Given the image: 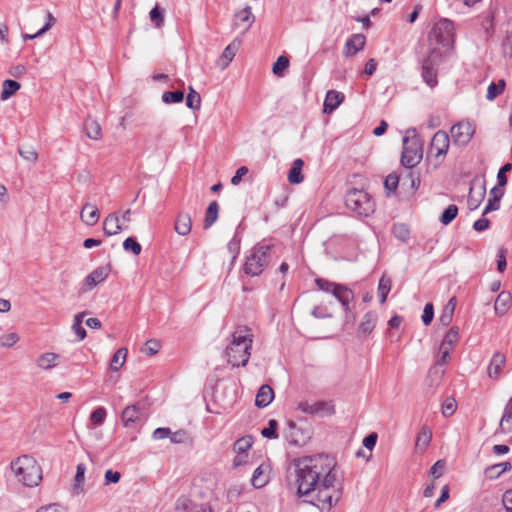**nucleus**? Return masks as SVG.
I'll return each mask as SVG.
<instances>
[{
  "label": "nucleus",
  "instance_id": "f257e3e1",
  "mask_svg": "<svg viewBox=\"0 0 512 512\" xmlns=\"http://www.w3.org/2000/svg\"><path fill=\"white\" fill-rule=\"evenodd\" d=\"M296 494L322 512H329L342 496V483L337 479L335 457L327 454L305 456L293 460Z\"/></svg>",
  "mask_w": 512,
  "mask_h": 512
},
{
  "label": "nucleus",
  "instance_id": "f03ea898",
  "mask_svg": "<svg viewBox=\"0 0 512 512\" xmlns=\"http://www.w3.org/2000/svg\"><path fill=\"white\" fill-rule=\"evenodd\" d=\"M252 343L253 333L250 328L236 330L232 335V341L225 349L227 362L233 367L245 366L249 360Z\"/></svg>",
  "mask_w": 512,
  "mask_h": 512
},
{
  "label": "nucleus",
  "instance_id": "7ed1b4c3",
  "mask_svg": "<svg viewBox=\"0 0 512 512\" xmlns=\"http://www.w3.org/2000/svg\"><path fill=\"white\" fill-rule=\"evenodd\" d=\"M18 481L27 487H36L42 480V469L31 455H21L10 464Z\"/></svg>",
  "mask_w": 512,
  "mask_h": 512
},
{
  "label": "nucleus",
  "instance_id": "20e7f679",
  "mask_svg": "<svg viewBox=\"0 0 512 512\" xmlns=\"http://www.w3.org/2000/svg\"><path fill=\"white\" fill-rule=\"evenodd\" d=\"M345 205L359 217H369L375 211L376 204L371 195L357 188L349 189L345 195Z\"/></svg>",
  "mask_w": 512,
  "mask_h": 512
},
{
  "label": "nucleus",
  "instance_id": "39448f33",
  "mask_svg": "<svg viewBox=\"0 0 512 512\" xmlns=\"http://www.w3.org/2000/svg\"><path fill=\"white\" fill-rule=\"evenodd\" d=\"M282 250V245L274 239L258 243V276L265 268L275 265Z\"/></svg>",
  "mask_w": 512,
  "mask_h": 512
},
{
  "label": "nucleus",
  "instance_id": "423d86ee",
  "mask_svg": "<svg viewBox=\"0 0 512 512\" xmlns=\"http://www.w3.org/2000/svg\"><path fill=\"white\" fill-rule=\"evenodd\" d=\"M423 156L422 142L418 136L403 137V150L401 164L405 168L412 169L420 163Z\"/></svg>",
  "mask_w": 512,
  "mask_h": 512
},
{
  "label": "nucleus",
  "instance_id": "0eeeda50",
  "mask_svg": "<svg viewBox=\"0 0 512 512\" xmlns=\"http://www.w3.org/2000/svg\"><path fill=\"white\" fill-rule=\"evenodd\" d=\"M441 59L442 51L439 48H431L428 55L422 60L421 76L423 81L431 88L438 84L437 69Z\"/></svg>",
  "mask_w": 512,
  "mask_h": 512
},
{
  "label": "nucleus",
  "instance_id": "6e6552de",
  "mask_svg": "<svg viewBox=\"0 0 512 512\" xmlns=\"http://www.w3.org/2000/svg\"><path fill=\"white\" fill-rule=\"evenodd\" d=\"M314 282L319 290L332 294L340 302L342 307H347V304H350L354 300L355 295L353 290L344 284L332 282L320 277L316 278Z\"/></svg>",
  "mask_w": 512,
  "mask_h": 512
},
{
  "label": "nucleus",
  "instance_id": "1a4fd4ad",
  "mask_svg": "<svg viewBox=\"0 0 512 512\" xmlns=\"http://www.w3.org/2000/svg\"><path fill=\"white\" fill-rule=\"evenodd\" d=\"M253 444L254 437L252 435H245L233 443L232 450L235 453L232 461L233 469H238L250 462V452Z\"/></svg>",
  "mask_w": 512,
  "mask_h": 512
},
{
  "label": "nucleus",
  "instance_id": "9d476101",
  "mask_svg": "<svg viewBox=\"0 0 512 512\" xmlns=\"http://www.w3.org/2000/svg\"><path fill=\"white\" fill-rule=\"evenodd\" d=\"M147 417L139 404H131L125 407L121 414V420L125 428L138 430L140 429Z\"/></svg>",
  "mask_w": 512,
  "mask_h": 512
},
{
  "label": "nucleus",
  "instance_id": "9b49d317",
  "mask_svg": "<svg viewBox=\"0 0 512 512\" xmlns=\"http://www.w3.org/2000/svg\"><path fill=\"white\" fill-rule=\"evenodd\" d=\"M475 133V127L468 120H462L454 124L450 129L452 141L455 145L466 146Z\"/></svg>",
  "mask_w": 512,
  "mask_h": 512
},
{
  "label": "nucleus",
  "instance_id": "f8f14e48",
  "mask_svg": "<svg viewBox=\"0 0 512 512\" xmlns=\"http://www.w3.org/2000/svg\"><path fill=\"white\" fill-rule=\"evenodd\" d=\"M454 25L451 20L443 19L437 22L430 33V38H434L437 44L448 46L453 41Z\"/></svg>",
  "mask_w": 512,
  "mask_h": 512
},
{
  "label": "nucleus",
  "instance_id": "ddd939ff",
  "mask_svg": "<svg viewBox=\"0 0 512 512\" xmlns=\"http://www.w3.org/2000/svg\"><path fill=\"white\" fill-rule=\"evenodd\" d=\"M486 195V181L484 178H475L471 181L467 206L471 211L476 210L484 200Z\"/></svg>",
  "mask_w": 512,
  "mask_h": 512
},
{
  "label": "nucleus",
  "instance_id": "4468645a",
  "mask_svg": "<svg viewBox=\"0 0 512 512\" xmlns=\"http://www.w3.org/2000/svg\"><path fill=\"white\" fill-rule=\"evenodd\" d=\"M241 271L243 291H252L253 285L250 279L256 276V246L251 248L250 255L247 257Z\"/></svg>",
  "mask_w": 512,
  "mask_h": 512
},
{
  "label": "nucleus",
  "instance_id": "2eb2a0df",
  "mask_svg": "<svg viewBox=\"0 0 512 512\" xmlns=\"http://www.w3.org/2000/svg\"><path fill=\"white\" fill-rule=\"evenodd\" d=\"M299 409L307 414L311 415H331L334 413V405L331 402L318 401L315 403L301 402L299 403Z\"/></svg>",
  "mask_w": 512,
  "mask_h": 512
},
{
  "label": "nucleus",
  "instance_id": "dca6fc26",
  "mask_svg": "<svg viewBox=\"0 0 512 512\" xmlns=\"http://www.w3.org/2000/svg\"><path fill=\"white\" fill-rule=\"evenodd\" d=\"M449 145V134L443 130H439L434 134L431 140L430 151L431 153L435 152L437 158L440 156L444 157L448 152Z\"/></svg>",
  "mask_w": 512,
  "mask_h": 512
},
{
  "label": "nucleus",
  "instance_id": "f3484780",
  "mask_svg": "<svg viewBox=\"0 0 512 512\" xmlns=\"http://www.w3.org/2000/svg\"><path fill=\"white\" fill-rule=\"evenodd\" d=\"M110 265L99 266L88 274L84 280L85 288L84 291H88L96 287L98 284L105 281L110 273Z\"/></svg>",
  "mask_w": 512,
  "mask_h": 512
},
{
  "label": "nucleus",
  "instance_id": "a211bd4d",
  "mask_svg": "<svg viewBox=\"0 0 512 512\" xmlns=\"http://www.w3.org/2000/svg\"><path fill=\"white\" fill-rule=\"evenodd\" d=\"M213 397L215 401L220 403L224 408L231 407L235 401V390L233 385L217 386L214 389Z\"/></svg>",
  "mask_w": 512,
  "mask_h": 512
},
{
  "label": "nucleus",
  "instance_id": "6ab92c4d",
  "mask_svg": "<svg viewBox=\"0 0 512 512\" xmlns=\"http://www.w3.org/2000/svg\"><path fill=\"white\" fill-rule=\"evenodd\" d=\"M176 510L182 512H212L207 503H196L188 498H179L176 502Z\"/></svg>",
  "mask_w": 512,
  "mask_h": 512
},
{
  "label": "nucleus",
  "instance_id": "aec40b11",
  "mask_svg": "<svg viewBox=\"0 0 512 512\" xmlns=\"http://www.w3.org/2000/svg\"><path fill=\"white\" fill-rule=\"evenodd\" d=\"M344 99L345 95L342 92L336 90L327 91L323 105V112L331 114L342 104Z\"/></svg>",
  "mask_w": 512,
  "mask_h": 512
},
{
  "label": "nucleus",
  "instance_id": "412c9836",
  "mask_svg": "<svg viewBox=\"0 0 512 512\" xmlns=\"http://www.w3.org/2000/svg\"><path fill=\"white\" fill-rule=\"evenodd\" d=\"M378 321V314L375 311H367L358 326V336H367L376 327Z\"/></svg>",
  "mask_w": 512,
  "mask_h": 512
},
{
  "label": "nucleus",
  "instance_id": "4be33fe9",
  "mask_svg": "<svg viewBox=\"0 0 512 512\" xmlns=\"http://www.w3.org/2000/svg\"><path fill=\"white\" fill-rule=\"evenodd\" d=\"M240 47V41L234 40L232 41L222 52V54L219 56V58L216 61L217 67H219L221 70L226 69L230 62L233 60V58L236 55L237 50Z\"/></svg>",
  "mask_w": 512,
  "mask_h": 512
},
{
  "label": "nucleus",
  "instance_id": "5701e85b",
  "mask_svg": "<svg viewBox=\"0 0 512 512\" xmlns=\"http://www.w3.org/2000/svg\"><path fill=\"white\" fill-rule=\"evenodd\" d=\"M504 193H505V188L499 187L497 185H495L490 190V197H489L488 202L484 208L483 216H485L486 214H488L492 211H496L500 208V201H501L502 197L504 196Z\"/></svg>",
  "mask_w": 512,
  "mask_h": 512
},
{
  "label": "nucleus",
  "instance_id": "b1692460",
  "mask_svg": "<svg viewBox=\"0 0 512 512\" xmlns=\"http://www.w3.org/2000/svg\"><path fill=\"white\" fill-rule=\"evenodd\" d=\"M254 21V16L250 6H246L234 15V26L241 28L243 31L247 30Z\"/></svg>",
  "mask_w": 512,
  "mask_h": 512
},
{
  "label": "nucleus",
  "instance_id": "393cba45",
  "mask_svg": "<svg viewBox=\"0 0 512 512\" xmlns=\"http://www.w3.org/2000/svg\"><path fill=\"white\" fill-rule=\"evenodd\" d=\"M100 217L97 206L87 202L81 209L80 218L87 226H94Z\"/></svg>",
  "mask_w": 512,
  "mask_h": 512
},
{
  "label": "nucleus",
  "instance_id": "a878e982",
  "mask_svg": "<svg viewBox=\"0 0 512 512\" xmlns=\"http://www.w3.org/2000/svg\"><path fill=\"white\" fill-rule=\"evenodd\" d=\"M192 219L189 213L180 212L175 220L174 229L181 235L186 236L191 232Z\"/></svg>",
  "mask_w": 512,
  "mask_h": 512
},
{
  "label": "nucleus",
  "instance_id": "bb28decb",
  "mask_svg": "<svg viewBox=\"0 0 512 512\" xmlns=\"http://www.w3.org/2000/svg\"><path fill=\"white\" fill-rule=\"evenodd\" d=\"M103 231L106 236H113L122 231L117 213H110L103 221Z\"/></svg>",
  "mask_w": 512,
  "mask_h": 512
},
{
  "label": "nucleus",
  "instance_id": "cd10ccee",
  "mask_svg": "<svg viewBox=\"0 0 512 512\" xmlns=\"http://www.w3.org/2000/svg\"><path fill=\"white\" fill-rule=\"evenodd\" d=\"M506 357L501 352H495L488 366V375L490 378H498L502 367H504Z\"/></svg>",
  "mask_w": 512,
  "mask_h": 512
},
{
  "label": "nucleus",
  "instance_id": "c85d7f7f",
  "mask_svg": "<svg viewBox=\"0 0 512 512\" xmlns=\"http://www.w3.org/2000/svg\"><path fill=\"white\" fill-rule=\"evenodd\" d=\"M365 43H366V38L363 34L352 35V37L346 41L345 54L347 56L355 55L357 52H359L360 50H362L364 48Z\"/></svg>",
  "mask_w": 512,
  "mask_h": 512
},
{
  "label": "nucleus",
  "instance_id": "c756f323",
  "mask_svg": "<svg viewBox=\"0 0 512 512\" xmlns=\"http://www.w3.org/2000/svg\"><path fill=\"white\" fill-rule=\"evenodd\" d=\"M274 397V390L270 385H261L258 388V408L267 407L274 400Z\"/></svg>",
  "mask_w": 512,
  "mask_h": 512
},
{
  "label": "nucleus",
  "instance_id": "7c9ffc66",
  "mask_svg": "<svg viewBox=\"0 0 512 512\" xmlns=\"http://www.w3.org/2000/svg\"><path fill=\"white\" fill-rule=\"evenodd\" d=\"M304 161L301 158H297L293 161L292 166L288 172V181L291 184H300L304 180L302 174V168Z\"/></svg>",
  "mask_w": 512,
  "mask_h": 512
},
{
  "label": "nucleus",
  "instance_id": "2f4dec72",
  "mask_svg": "<svg viewBox=\"0 0 512 512\" xmlns=\"http://www.w3.org/2000/svg\"><path fill=\"white\" fill-rule=\"evenodd\" d=\"M60 359V355L53 352H46L41 354L36 363L37 366L44 370H49L55 367L58 364V360Z\"/></svg>",
  "mask_w": 512,
  "mask_h": 512
},
{
  "label": "nucleus",
  "instance_id": "473e14b6",
  "mask_svg": "<svg viewBox=\"0 0 512 512\" xmlns=\"http://www.w3.org/2000/svg\"><path fill=\"white\" fill-rule=\"evenodd\" d=\"M499 430L502 433L512 432V398L506 404L504 414L499 423Z\"/></svg>",
  "mask_w": 512,
  "mask_h": 512
},
{
  "label": "nucleus",
  "instance_id": "72a5a7b5",
  "mask_svg": "<svg viewBox=\"0 0 512 512\" xmlns=\"http://www.w3.org/2000/svg\"><path fill=\"white\" fill-rule=\"evenodd\" d=\"M511 302V294L506 291H502L498 296L494 304V309L496 314L498 315H504L508 308L509 304Z\"/></svg>",
  "mask_w": 512,
  "mask_h": 512
},
{
  "label": "nucleus",
  "instance_id": "f704fd0d",
  "mask_svg": "<svg viewBox=\"0 0 512 512\" xmlns=\"http://www.w3.org/2000/svg\"><path fill=\"white\" fill-rule=\"evenodd\" d=\"M21 88V84L12 79L4 80L2 84V91L0 98L1 100H8L11 96H13L19 89Z\"/></svg>",
  "mask_w": 512,
  "mask_h": 512
},
{
  "label": "nucleus",
  "instance_id": "c9c22d12",
  "mask_svg": "<svg viewBox=\"0 0 512 512\" xmlns=\"http://www.w3.org/2000/svg\"><path fill=\"white\" fill-rule=\"evenodd\" d=\"M218 212H219V205L217 201H212L205 212V218H204V229H208L211 227L218 219Z\"/></svg>",
  "mask_w": 512,
  "mask_h": 512
},
{
  "label": "nucleus",
  "instance_id": "e433bc0d",
  "mask_svg": "<svg viewBox=\"0 0 512 512\" xmlns=\"http://www.w3.org/2000/svg\"><path fill=\"white\" fill-rule=\"evenodd\" d=\"M459 340V328L457 326H452L444 335L443 340L439 346V349L443 348H453V346Z\"/></svg>",
  "mask_w": 512,
  "mask_h": 512
},
{
  "label": "nucleus",
  "instance_id": "4c0bfd02",
  "mask_svg": "<svg viewBox=\"0 0 512 512\" xmlns=\"http://www.w3.org/2000/svg\"><path fill=\"white\" fill-rule=\"evenodd\" d=\"M432 439V431L429 427L423 426L417 434L416 448L424 451Z\"/></svg>",
  "mask_w": 512,
  "mask_h": 512
},
{
  "label": "nucleus",
  "instance_id": "58836bf2",
  "mask_svg": "<svg viewBox=\"0 0 512 512\" xmlns=\"http://www.w3.org/2000/svg\"><path fill=\"white\" fill-rule=\"evenodd\" d=\"M84 130L88 138L98 140L101 137V126L100 124L90 118L84 122Z\"/></svg>",
  "mask_w": 512,
  "mask_h": 512
},
{
  "label": "nucleus",
  "instance_id": "ea45409f",
  "mask_svg": "<svg viewBox=\"0 0 512 512\" xmlns=\"http://www.w3.org/2000/svg\"><path fill=\"white\" fill-rule=\"evenodd\" d=\"M128 350L126 348H119L112 356L110 360V369L112 371H118L125 363Z\"/></svg>",
  "mask_w": 512,
  "mask_h": 512
},
{
  "label": "nucleus",
  "instance_id": "a19ab883",
  "mask_svg": "<svg viewBox=\"0 0 512 512\" xmlns=\"http://www.w3.org/2000/svg\"><path fill=\"white\" fill-rule=\"evenodd\" d=\"M439 351H440L441 355L438 357V359L435 362V365L430 369L429 373H430V375L438 374L439 378H441L444 375L445 371L444 370L438 371V367L447 364V359L450 355L451 348H443V349H439Z\"/></svg>",
  "mask_w": 512,
  "mask_h": 512
},
{
  "label": "nucleus",
  "instance_id": "79ce46f5",
  "mask_svg": "<svg viewBox=\"0 0 512 512\" xmlns=\"http://www.w3.org/2000/svg\"><path fill=\"white\" fill-rule=\"evenodd\" d=\"M186 106L193 111H198L201 108V96L192 86L188 87Z\"/></svg>",
  "mask_w": 512,
  "mask_h": 512
},
{
  "label": "nucleus",
  "instance_id": "37998d69",
  "mask_svg": "<svg viewBox=\"0 0 512 512\" xmlns=\"http://www.w3.org/2000/svg\"><path fill=\"white\" fill-rule=\"evenodd\" d=\"M391 279L386 275H383L378 284V296L380 303H385L387 300V296L391 290Z\"/></svg>",
  "mask_w": 512,
  "mask_h": 512
},
{
  "label": "nucleus",
  "instance_id": "c03bdc74",
  "mask_svg": "<svg viewBox=\"0 0 512 512\" xmlns=\"http://www.w3.org/2000/svg\"><path fill=\"white\" fill-rule=\"evenodd\" d=\"M85 471H86V466L83 463H79L76 468V475L74 477V484H73V490L77 494L83 492Z\"/></svg>",
  "mask_w": 512,
  "mask_h": 512
},
{
  "label": "nucleus",
  "instance_id": "a18cd8bd",
  "mask_svg": "<svg viewBox=\"0 0 512 512\" xmlns=\"http://www.w3.org/2000/svg\"><path fill=\"white\" fill-rule=\"evenodd\" d=\"M185 98L184 91L181 89L175 91H166L162 94L161 100L165 104H177L181 103Z\"/></svg>",
  "mask_w": 512,
  "mask_h": 512
},
{
  "label": "nucleus",
  "instance_id": "49530a36",
  "mask_svg": "<svg viewBox=\"0 0 512 512\" xmlns=\"http://www.w3.org/2000/svg\"><path fill=\"white\" fill-rule=\"evenodd\" d=\"M459 209L455 204H450L440 215L439 221L442 225H449L458 215Z\"/></svg>",
  "mask_w": 512,
  "mask_h": 512
},
{
  "label": "nucleus",
  "instance_id": "de8ad7c7",
  "mask_svg": "<svg viewBox=\"0 0 512 512\" xmlns=\"http://www.w3.org/2000/svg\"><path fill=\"white\" fill-rule=\"evenodd\" d=\"M506 83L505 80L501 79L497 83L491 82L487 88L486 98L489 101L494 100L499 95H501L505 89Z\"/></svg>",
  "mask_w": 512,
  "mask_h": 512
},
{
  "label": "nucleus",
  "instance_id": "09e8293b",
  "mask_svg": "<svg viewBox=\"0 0 512 512\" xmlns=\"http://www.w3.org/2000/svg\"><path fill=\"white\" fill-rule=\"evenodd\" d=\"M290 64L289 58L287 56L281 55L277 58L272 66L273 73L278 76H284L285 71L288 69Z\"/></svg>",
  "mask_w": 512,
  "mask_h": 512
},
{
  "label": "nucleus",
  "instance_id": "8fccbe9b",
  "mask_svg": "<svg viewBox=\"0 0 512 512\" xmlns=\"http://www.w3.org/2000/svg\"><path fill=\"white\" fill-rule=\"evenodd\" d=\"M512 464L509 461L502 462L496 465H492L486 469V473L490 474L491 478L499 477L502 473L510 471Z\"/></svg>",
  "mask_w": 512,
  "mask_h": 512
},
{
  "label": "nucleus",
  "instance_id": "3c124183",
  "mask_svg": "<svg viewBox=\"0 0 512 512\" xmlns=\"http://www.w3.org/2000/svg\"><path fill=\"white\" fill-rule=\"evenodd\" d=\"M270 466L265 463L258 465V489L268 484L270 481Z\"/></svg>",
  "mask_w": 512,
  "mask_h": 512
},
{
  "label": "nucleus",
  "instance_id": "603ef678",
  "mask_svg": "<svg viewBox=\"0 0 512 512\" xmlns=\"http://www.w3.org/2000/svg\"><path fill=\"white\" fill-rule=\"evenodd\" d=\"M123 249L126 252H131L135 256H138L142 251L140 243L133 236H130L124 240Z\"/></svg>",
  "mask_w": 512,
  "mask_h": 512
},
{
  "label": "nucleus",
  "instance_id": "864d4df0",
  "mask_svg": "<svg viewBox=\"0 0 512 512\" xmlns=\"http://www.w3.org/2000/svg\"><path fill=\"white\" fill-rule=\"evenodd\" d=\"M149 17L158 28L164 24V10L157 4L150 10Z\"/></svg>",
  "mask_w": 512,
  "mask_h": 512
},
{
  "label": "nucleus",
  "instance_id": "5fc2aeb1",
  "mask_svg": "<svg viewBox=\"0 0 512 512\" xmlns=\"http://www.w3.org/2000/svg\"><path fill=\"white\" fill-rule=\"evenodd\" d=\"M278 422L275 419H270L268 422V426L261 430V435L267 439H277L278 438Z\"/></svg>",
  "mask_w": 512,
  "mask_h": 512
},
{
  "label": "nucleus",
  "instance_id": "6e6d98bb",
  "mask_svg": "<svg viewBox=\"0 0 512 512\" xmlns=\"http://www.w3.org/2000/svg\"><path fill=\"white\" fill-rule=\"evenodd\" d=\"M107 411L104 407H97L90 414V421L96 426H101L106 419Z\"/></svg>",
  "mask_w": 512,
  "mask_h": 512
},
{
  "label": "nucleus",
  "instance_id": "4d7b16f0",
  "mask_svg": "<svg viewBox=\"0 0 512 512\" xmlns=\"http://www.w3.org/2000/svg\"><path fill=\"white\" fill-rule=\"evenodd\" d=\"M398 184L399 176L396 173H391L388 176H386L384 180V188L387 191L388 196L396 191Z\"/></svg>",
  "mask_w": 512,
  "mask_h": 512
},
{
  "label": "nucleus",
  "instance_id": "13d9d810",
  "mask_svg": "<svg viewBox=\"0 0 512 512\" xmlns=\"http://www.w3.org/2000/svg\"><path fill=\"white\" fill-rule=\"evenodd\" d=\"M244 176H248L247 179L250 183H253V175L249 174V169L246 166H241L236 170L235 175L231 178V184L235 186L238 185Z\"/></svg>",
  "mask_w": 512,
  "mask_h": 512
},
{
  "label": "nucleus",
  "instance_id": "bf43d9fd",
  "mask_svg": "<svg viewBox=\"0 0 512 512\" xmlns=\"http://www.w3.org/2000/svg\"><path fill=\"white\" fill-rule=\"evenodd\" d=\"M512 170V163H505L498 171L497 173V186L505 188L507 185L508 179L506 176L507 172H510Z\"/></svg>",
  "mask_w": 512,
  "mask_h": 512
},
{
  "label": "nucleus",
  "instance_id": "052dcab7",
  "mask_svg": "<svg viewBox=\"0 0 512 512\" xmlns=\"http://www.w3.org/2000/svg\"><path fill=\"white\" fill-rule=\"evenodd\" d=\"M18 153L21 157L30 162H35L38 158V153L32 146L19 147Z\"/></svg>",
  "mask_w": 512,
  "mask_h": 512
},
{
  "label": "nucleus",
  "instance_id": "680f3d73",
  "mask_svg": "<svg viewBox=\"0 0 512 512\" xmlns=\"http://www.w3.org/2000/svg\"><path fill=\"white\" fill-rule=\"evenodd\" d=\"M311 315L317 319L332 318L333 314L326 305H317L312 311Z\"/></svg>",
  "mask_w": 512,
  "mask_h": 512
},
{
  "label": "nucleus",
  "instance_id": "e2e57ef3",
  "mask_svg": "<svg viewBox=\"0 0 512 512\" xmlns=\"http://www.w3.org/2000/svg\"><path fill=\"white\" fill-rule=\"evenodd\" d=\"M392 230L394 236L400 239L401 241H406L410 236V231L408 227L403 223L394 224Z\"/></svg>",
  "mask_w": 512,
  "mask_h": 512
},
{
  "label": "nucleus",
  "instance_id": "0e129e2a",
  "mask_svg": "<svg viewBox=\"0 0 512 512\" xmlns=\"http://www.w3.org/2000/svg\"><path fill=\"white\" fill-rule=\"evenodd\" d=\"M160 342L156 339H150L145 342L142 352L147 356H153L160 350Z\"/></svg>",
  "mask_w": 512,
  "mask_h": 512
},
{
  "label": "nucleus",
  "instance_id": "69168bd1",
  "mask_svg": "<svg viewBox=\"0 0 512 512\" xmlns=\"http://www.w3.org/2000/svg\"><path fill=\"white\" fill-rule=\"evenodd\" d=\"M189 434L184 429H179L176 432L171 431L170 441L173 444H182L189 440Z\"/></svg>",
  "mask_w": 512,
  "mask_h": 512
},
{
  "label": "nucleus",
  "instance_id": "338daca9",
  "mask_svg": "<svg viewBox=\"0 0 512 512\" xmlns=\"http://www.w3.org/2000/svg\"><path fill=\"white\" fill-rule=\"evenodd\" d=\"M457 404L456 401L452 398H447L442 404V414L445 417H449L453 415L456 411Z\"/></svg>",
  "mask_w": 512,
  "mask_h": 512
},
{
  "label": "nucleus",
  "instance_id": "774afa93",
  "mask_svg": "<svg viewBox=\"0 0 512 512\" xmlns=\"http://www.w3.org/2000/svg\"><path fill=\"white\" fill-rule=\"evenodd\" d=\"M433 318H434V306L431 302H429L424 307L421 319H422L423 324L428 326L433 321Z\"/></svg>",
  "mask_w": 512,
  "mask_h": 512
}]
</instances>
